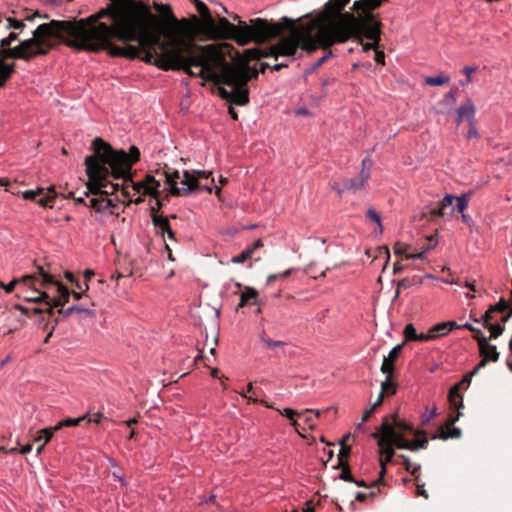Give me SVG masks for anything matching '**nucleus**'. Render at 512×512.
<instances>
[{"label":"nucleus","instance_id":"4d7b16f0","mask_svg":"<svg viewBox=\"0 0 512 512\" xmlns=\"http://www.w3.org/2000/svg\"><path fill=\"white\" fill-rule=\"evenodd\" d=\"M375 61L379 64L384 65L385 64V54L383 51L375 50Z\"/></svg>","mask_w":512,"mask_h":512},{"label":"nucleus","instance_id":"c9c22d12","mask_svg":"<svg viewBox=\"0 0 512 512\" xmlns=\"http://www.w3.org/2000/svg\"><path fill=\"white\" fill-rule=\"evenodd\" d=\"M54 427L44 428L40 431V434L34 439L35 442L44 441V444L48 443L53 436Z\"/></svg>","mask_w":512,"mask_h":512},{"label":"nucleus","instance_id":"5701e85b","mask_svg":"<svg viewBox=\"0 0 512 512\" xmlns=\"http://www.w3.org/2000/svg\"><path fill=\"white\" fill-rule=\"evenodd\" d=\"M34 278H36V275H25L19 279H17V278L13 279L8 284H5L4 282L0 281V287H2L7 294H9L14 290V288L17 284L31 282V280H33Z\"/></svg>","mask_w":512,"mask_h":512},{"label":"nucleus","instance_id":"393cba45","mask_svg":"<svg viewBox=\"0 0 512 512\" xmlns=\"http://www.w3.org/2000/svg\"><path fill=\"white\" fill-rule=\"evenodd\" d=\"M56 192H55V188L54 186H51L47 189V191L45 192V194L43 196H41L37 202L42 206V207H52L53 206V203H54V200L56 198Z\"/></svg>","mask_w":512,"mask_h":512},{"label":"nucleus","instance_id":"052dcab7","mask_svg":"<svg viewBox=\"0 0 512 512\" xmlns=\"http://www.w3.org/2000/svg\"><path fill=\"white\" fill-rule=\"evenodd\" d=\"M436 415H437V407L433 406L431 412H429V415L423 416V424H426L427 422H429L432 418L436 417Z\"/></svg>","mask_w":512,"mask_h":512},{"label":"nucleus","instance_id":"72a5a7b5","mask_svg":"<svg viewBox=\"0 0 512 512\" xmlns=\"http://www.w3.org/2000/svg\"><path fill=\"white\" fill-rule=\"evenodd\" d=\"M470 198H471V193L462 194L459 197H455V200L457 201L456 209L460 213H463L467 209Z\"/></svg>","mask_w":512,"mask_h":512},{"label":"nucleus","instance_id":"2f4dec72","mask_svg":"<svg viewBox=\"0 0 512 512\" xmlns=\"http://www.w3.org/2000/svg\"><path fill=\"white\" fill-rule=\"evenodd\" d=\"M302 414H307L304 418V422L308 425L309 429H314V417L318 418L322 415L323 411L320 410H312V409H305L301 412Z\"/></svg>","mask_w":512,"mask_h":512},{"label":"nucleus","instance_id":"c03bdc74","mask_svg":"<svg viewBox=\"0 0 512 512\" xmlns=\"http://www.w3.org/2000/svg\"><path fill=\"white\" fill-rule=\"evenodd\" d=\"M490 307H491V311L504 312L508 308V304L505 301V299L501 298L497 304L490 306Z\"/></svg>","mask_w":512,"mask_h":512},{"label":"nucleus","instance_id":"f704fd0d","mask_svg":"<svg viewBox=\"0 0 512 512\" xmlns=\"http://www.w3.org/2000/svg\"><path fill=\"white\" fill-rule=\"evenodd\" d=\"M450 78L448 76H437V77H427L425 79V83L430 86H441L449 83Z\"/></svg>","mask_w":512,"mask_h":512},{"label":"nucleus","instance_id":"09e8293b","mask_svg":"<svg viewBox=\"0 0 512 512\" xmlns=\"http://www.w3.org/2000/svg\"><path fill=\"white\" fill-rule=\"evenodd\" d=\"M64 276H65V278H66L70 283H72L73 285H75V287H76L77 289H79V290H83L82 285H81V284H80V283L75 279L74 275H73L71 272L66 271V272L64 273Z\"/></svg>","mask_w":512,"mask_h":512},{"label":"nucleus","instance_id":"f3484780","mask_svg":"<svg viewBox=\"0 0 512 512\" xmlns=\"http://www.w3.org/2000/svg\"><path fill=\"white\" fill-rule=\"evenodd\" d=\"M263 247V242L261 239H257L252 245L248 246L245 250H243L239 255L233 257L231 259L232 263L240 264L244 263L250 259H252L256 250Z\"/></svg>","mask_w":512,"mask_h":512},{"label":"nucleus","instance_id":"9b49d317","mask_svg":"<svg viewBox=\"0 0 512 512\" xmlns=\"http://www.w3.org/2000/svg\"><path fill=\"white\" fill-rule=\"evenodd\" d=\"M461 413H458L455 417L450 416L446 423L440 427L439 434L434 435L432 439L440 438L442 440H447L449 438H460L461 430L454 426L455 422L458 421Z\"/></svg>","mask_w":512,"mask_h":512},{"label":"nucleus","instance_id":"0eeeda50","mask_svg":"<svg viewBox=\"0 0 512 512\" xmlns=\"http://www.w3.org/2000/svg\"><path fill=\"white\" fill-rule=\"evenodd\" d=\"M199 17L191 18L192 30L205 40H221L224 39V18L218 17V21L214 19L207 5L201 0L195 6Z\"/></svg>","mask_w":512,"mask_h":512},{"label":"nucleus","instance_id":"1a4fd4ad","mask_svg":"<svg viewBox=\"0 0 512 512\" xmlns=\"http://www.w3.org/2000/svg\"><path fill=\"white\" fill-rule=\"evenodd\" d=\"M382 24H373L365 27V29L355 32L351 35V38H355L362 44L363 51L376 50L381 36Z\"/></svg>","mask_w":512,"mask_h":512},{"label":"nucleus","instance_id":"39448f33","mask_svg":"<svg viewBox=\"0 0 512 512\" xmlns=\"http://www.w3.org/2000/svg\"><path fill=\"white\" fill-rule=\"evenodd\" d=\"M36 278L31 282L23 283L26 287L20 291L19 297L27 302L44 301L49 307L47 312L53 313V307L64 306L70 297L69 289L47 273L43 267L37 268Z\"/></svg>","mask_w":512,"mask_h":512},{"label":"nucleus","instance_id":"4c0bfd02","mask_svg":"<svg viewBox=\"0 0 512 512\" xmlns=\"http://www.w3.org/2000/svg\"><path fill=\"white\" fill-rule=\"evenodd\" d=\"M374 259L384 257L386 259V263L390 259V252L387 246H379L375 249V254L373 255Z\"/></svg>","mask_w":512,"mask_h":512},{"label":"nucleus","instance_id":"ea45409f","mask_svg":"<svg viewBox=\"0 0 512 512\" xmlns=\"http://www.w3.org/2000/svg\"><path fill=\"white\" fill-rule=\"evenodd\" d=\"M43 194V189L25 190L22 192V197L26 200H36V198Z\"/></svg>","mask_w":512,"mask_h":512},{"label":"nucleus","instance_id":"58836bf2","mask_svg":"<svg viewBox=\"0 0 512 512\" xmlns=\"http://www.w3.org/2000/svg\"><path fill=\"white\" fill-rule=\"evenodd\" d=\"M404 336H405V341L416 340L417 333H416V329L413 324L410 323L405 326Z\"/></svg>","mask_w":512,"mask_h":512},{"label":"nucleus","instance_id":"bb28decb","mask_svg":"<svg viewBox=\"0 0 512 512\" xmlns=\"http://www.w3.org/2000/svg\"><path fill=\"white\" fill-rule=\"evenodd\" d=\"M451 395L452 394H451V389H450L449 393H448V401L450 404V408L452 410H457V414H458V413H460V409L464 407L463 397L459 391H457L456 394L453 395V397Z\"/></svg>","mask_w":512,"mask_h":512},{"label":"nucleus","instance_id":"338daca9","mask_svg":"<svg viewBox=\"0 0 512 512\" xmlns=\"http://www.w3.org/2000/svg\"><path fill=\"white\" fill-rule=\"evenodd\" d=\"M102 418V413L98 412L89 418V422L99 423Z\"/></svg>","mask_w":512,"mask_h":512},{"label":"nucleus","instance_id":"20e7f679","mask_svg":"<svg viewBox=\"0 0 512 512\" xmlns=\"http://www.w3.org/2000/svg\"><path fill=\"white\" fill-rule=\"evenodd\" d=\"M388 0H356L351 12H344V8L350 0H329L324 9L313 19L307 22L304 28V41L300 44L308 53L314 52L317 48L328 50L337 43H344L351 39V35L359 32L365 27L373 24H382L374 10L379 8ZM290 46L288 53H293L299 45V39L286 41Z\"/></svg>","mask_w":512,"mask_h":512},{"label":"nucleus","instance_id":"473e14b6","mask_svg":"<svg viewBox=\"0 0 512 512\" xmlns=\"http://www.w3.org/2000/svg\"><path fill=\"white\" fill-rule=\"evenodd\" d=\"M85 419V416L78 418H67L60 421L57 425L54 426V430H60L62 427H72L78 425L82 420Z\"/></svg>","mask_w":512,"mask_h":512},{"label":"nucleus","instance_id":"de8ad7c7","mask_svg":"<svg viewBox=\"0 0 512 512\" xmlns=\"http://www.w3.org/2000/svg\"><path fill=\"white\" fill-rule=\"evenodd\" d=\"M333 57L332 51L328 50V52L322 56L320 59L317 60V62L313 66V70L318 69L321 67L329 58Z\"/></svg>","mask_w":512,"mask_h":512},{"label":"nucleus","instance_id":"37998d69","mask_svg":"<svg viewBox=\"0 0 512 512\" xmlns=\"http://www.w3.org/2000/svg\"><path fill=\"white\" fill-rule=\"evenodd\" d=\"M366 216L371 219L372 221H374L375 223H377L379 225V229H380V232H382V225H381V217L380 215L374 210V209H369L366 213Z\"/></svg>","mask_w":512,"mask_h":512},{"label":"nucleus","instance_id":"aec40b11","mask_svg":"<svg viewBox=\"0 0 512 512\" xmlns=\"http://www.w3.org/2000/svg\"><path fill=\"white\" fill-rule=\"evenodd\" d=\"M454 328H460V326L455 321H448L438 323L430 328L432 335H434V339L440 336L447 335Z\"/></svg>","mask_w":512,"mask_h":512},{"label":"nucleus","instance_id":"680f3d73","mask_svg":"<svg viewBox=\"0 0 512 512\" xmlns=\"http://www.w3.org/2000/svg\"><path fill=\"white\" fill-rule=\"evenodd\" d=\"M229 104V107H228V113L229 115L231 116V118L233 120H237L238 119V114L237 112L235 111V109L233 108V105H236L235 103H230V102H227Z\"/></svg>","mask_w":512,"mask_h":512},{"label":"nucleus","instance_id":"f03ea898","mask_svg":"<svg viewBox=\"0 0 512 512\" xmlns=\"http://www.w3.org/2000/svg\"><path fill=\"white\" fill-rule=\"evenodd\" d=\"M226 14L228 10L226 9ZM230 19L226 18V40H232L240 46H245L250 42L262 44L268 42L278 36L284 31L289 32L288 37L281 38L278 43L266 49L252 48L245 50L233 64L226 61V102L235 103L238 106H245L249 103V87L248 82L256 79L259 73H264L271 65L267 62H262L260 69L251 68L249 63L253 60L261 58L272 57L278 59L279 56H286L294 58L299 48H303L302 44L295 47L293 53H288L290 46L286 41L299 39V43L304 39V28L306 23L296 25V22L286 16L281 18V22H270L263 18H255L250 20V24L242 21L241 18L235 13H229Z\"/></svg>","mask_w":512,"mask_h":512},{"label":"nucleus","instance_id":"bf43d9fd","mask_svg":"<svg viewBox=\"0 0 512 512\" xmlns=\"http://www.w3.org/2000/svg\"><path fill=\"white\" fill-rule=\"evenodd\" d=\"M409 286H410V281H409L407 278H404V279L400 280V281L398 282V287H397L398 289H397V292H396V296H398V295H399V290H400L401 288L406 289V288H408Z\"/></svg>","mask_w":512,"mask_h":512},{"label":"nucleus","instance_id":"6e6552de","mask_svg":"<svg viewBox=\"0 0 512 512\" xmlns=\"http://www.w3.org/2000/svg\"><path fill=\"white\" fill-rule=\"evenodd\" d=\"M372 437L378 440L380 454L393 458L395 455L393 446L397 447L398 441V437L395 438L394 430L387 423H382L379 430L372 434Z\"/></svg>","mask_w":512,"mask_h":512},{"label":"nucleus","instance_id":"69168bd1","mask_svg":"<svg viewBox=\"0 0 512 512\" xmlns=\"http://www.w3.org/2000/svg\"><path fill=\"white\" fill-rule=\"evenodd\" d=\"M368 499V494L363 492H357L355 495V500L359 502H364Z\"/></svg>","mask_w":512,"mask_h":512},{"label":"nucleus","instance_id":"a878e982","mask_svg":"<svg viewBox=\"0 0 512 512\" xmlns=\"http://www.w3.org/2000/svg\"><path fill=\"white\" fill-rule=\"evenodd\" d=\"M392 375H387L385 381L381 384V393L382 395L391 396L396 394L397 392V385L393 381H391Z\"/></svg>","mask_w":512,"mask_h":512},{"label":"nucleus","instance_id":"412c9836","mask_svg":"<svg viewBox=\"0 0 512 512\" xmlns=\"http://www.w3.org/2000/svg\"><path fill=\"white\" fill-rule=\"evenodd\" d=\"M257 297H258V292L254 288L245 287L244 291L241 292L240 302L238 303L237 308H240V307H243L246 305L256 304Z\"/></svg>","mask_w":512,"mask_h":512},{"label":"nucleus","instance_id":"7ed1b4c3","mask_svg":"<svg viewBox=\"0 0 512 512\" xmlns=\"http://www.w3.org/2000/svg\"><path fill=\"white\" fill-rule=\"evenodd\" d=\"M94 155L85 158L86 172L92 180L101 178V175H109L115 180H122L121 194L129 202L139 204L143 201V195L157 198L161 182L170 186L173 195H187L197 190H209L207 183L209 174L204 171L171 170L165 167L157 171L159 179L153 175H146L142 181L134 182L131 175V167L140 158V151L136 146H131L129 153L123 150H113L105 141L97 137L93 141Z\"/></svg>","mask_w":512,"mask_h":512},{"label":"nucleus","instance_id":"13d9d810","mask_svg":"<svg viewBox=\"0 0 512 512\" xmlns=\"http://www.w3.org/2000/svg\"><path fill=\"white\" fill-rule=\"evenodd\" d=\"M477 136H478V132L476 130L475 123L469 122V131L467 134V138L470 139V138L477 137Z\"/></svg>","mask_w":512,"mask_h":512},{"label":"nucleus","instance_id":"e2e57ef3","mask_svg":"<svg viewBox=\"0 0 512 512\" xmlns=\"http://www.w3.org/2000/svg\"><path fill=\"white\" fill-rule=\"evenodd\" d=\"M417 495L422 496L426 499L428 498V494H427L426 490L424 489V484L417 483Z\"/></svg>","mask_w":512,"mask_h":512},{"label":"nucleus","instance_id":"a19ab883","mask_svg":"<svg viewBox=\"0 0 512 512\" xmlns=\"http://www.w3.org/2000/svg\"><path fill=\"white\" fill-rule=\"evenodd\" d=\"M487 328H489L490 332H491V337L492 338H497L498 336H500L503 331H504V327L501 326L500 324H489L488 326H486Z\"/></svg>","mask_w":512,"mask_h":512},{"label":"nucleus","instance_id":"774afa93","mask_svg":"<svg viewBox=\"0 0 512 512\" xmlns=\"http://www.w3.org/2000/svg\"><path fill=\"white\" fill-rule=\"evenodd\" d=\"M315 509H314V506H313V503L312 501H307L306 504H305V508L303 509V512H314Z\"/></svg>","mask_w":512,"mask_h":512},{"label":"nucleus","instance_id":"603ef678","mask_svg":"<svg viewBox=\"0 0 512 512\" xmlns=\"http://www.w3.org/2000/svg\"><path fill=\"white\" fill-rule=\"evenodd\" d=\"M263 341L266 344V348L268 349H275L276 347H281L284 345V342L282 341H273L270 339H263Z\"/></svg>","mask_w":512,"mask_h":512},{"label":"nucleus","instance_id":"c85d7f7f","mask_svg":"<svg viewBox=\"0 0 512 512\" xmlns=\"http://www.w3.org/2000/svg\"><path fill=\"white\" fill-rule=\"evenodd\" d=\"M337 468H341L339 478L345 482H356V479L352 476L350 466L348 462L338 463Z\"/></svg>","mask_w":512,"mask_h":512},{"label":"nucleus","instance_id":"4be33fe9","mask_svg":"<svg viewBox=\"0 0 512 512\" xmlns=\"http://www.w3.org/2000/svg\"><path fill=\"white\" fill-rule=\"evenodd\" d=\"M475 112L476 107L470 99H468L457 109V114H461L468 121V123L474 122Z\"/></svg>","mask_w":512,"mask_h":512},{"label":"nucleus","instance_id":"dca6fc26","mask_svg":"<svg viewBox=\"0 0 512 512\" xmlns=\"http://www.w3.org/2000/svg\"><path fill=\"white\" fill-rule=\"evenodd\" d=\"M153 224L157 232L160 233L163 237L165 236V234H167V237L170 240L175 241V234L169 225L168 218L161 215H154Z\"/></svg>","mask_w":512,"mask_h":512},{"label":"nucleus","instance_id":"6e6d98bb","mask_svg":"<svg viewBox=\"0 0 512 512\" xmlns=\"http://www.w3.org/2000/svg\"><path fill=\"white\" fill-rule=\"evenodd\" d=\"M493 313L494 311H491L490 307L483 315L482 320L485 327L491 324L490 321L493 319Z\"/></svg>","mask_w":512,"mask_h":512},{"label":"nucleus","instance_id":"a211bd4d","mask_svg":"<svg viewBox=\"0 0 512 512\" xmlns=\"http://www.w3.org/2000/svg\"><path fill=\"white\" fill-rule=\"evenodd\" d=\"M479 351L480 355L483 357L482 360H487V363L489 361L496 362L499 358V353L497 352L496 346L490 345L487 338L480 339Z\"/></svg>","mask_w":512,"mask_h":512},{"label":"nucleus","instance_id":"5fc2aeb1","mask_svg":"<svg viewBox=\"0 0 512 512\" xmlns=\"http://www.w3.org/2000/svg\"><path fill=\"white\" fill-rule=\"evenodd\" d=\"M393 249L396 255H402L406 252L407 246L403 243L397 242L395 243Z\"/></svg>","mask_w":512,"mask_h":512},{"label":"nucleus","instance_id":"7c9ffc66","mask_svg":"<svg viewBox=\"0 0 512 512\" xmlns=\"http://www.w3.org/2000/svg\"><path fill=\"white\" fill-rule=\"evenodd\" d=\"M350 438V435H346L341 441V448L338 455V463L348 462L347 458L351 453V447L346 444V440Z\"/></svg>","mask_w":512,"mask_h":512},{"label":"nucleus","instance_id":"79ce46f5","mask_svg":"<svg viewBox=\"0 0 512 512\" xmlns=\"http://www.w3.org/2000/svg\"><path fill=\"white\" fill-rule=\"evenodd\" d=\"M7 21H8L7 27L9 29L12 28V29H17V30H23L25 27V23L22 20L8 18Z\"/></svg>","mask_w":512,"mask_h":512},{"label":"nucleus","instance_id":"a18cd8bd","mask_svg":"<svg viewBox=\"0 0 512 512\" xmlns=\"http://www.w3.org/2000/svg\"><path fill=\"white\" fill-rule=\"evenodd\" d=\"M18 38V34L15 32L9 33V35L1 40L2 47H8L10 44Z\"/></svg>","mask_w":512,"mask_h":512},{"label":"nucleus","instance_id":"cd10ccee","mask_svg":"<svg viewBox=\"0 0 512 512\" xmlns=\"http://www.w3.org/2000/svg\"><path fill=\"white\" fill-rule=\"evenodd\" d=\"M400 457L403 459V466L411 475L415 477V479L418 481L419 478V470L421 468L420 464H413L409 457L405 455H400Z\"/></svg>","mask_w":512,"mask_h":512},{"label":"nucleus","instance_id":"423d86ee","mask_svg":"<svg viewBox=\"0 0 512 512\" xmlns=\"http://www.w3.org/2000/svg\"><path fill=\"white\" fill-rule=\"evenodd\" d=\"M109 177V175H101L99 181L92 180L89 177L88 191L84 193L85 197L89 193L94 195L89 200L88 206L95 211V220L100 223H104L111 216L118 215V204L108 198V195L115 193L119 189L121 190V184L110 182L108 180Z\"/></svg>","mask_w":512,"mask_h":512},{"label":"nucleus","instance_id":"2eb2a0df","mask_svg":"<svg viewBox=\"0 0 512 512\" xmlns=\"http://www.w3.org/2000/svg\"><path fill=\"white\" fill-rule=\"evenodd\" d=\"M422 438H417L414 440H407L404 437L398 436L397 448L399 449H408L411 451H417L422 448H426L428 444V439L426 438V433L421 435Z\"/></svg>","mask_w":512,"mask_h":512},{"label":"nucleus","instance_id":"6ab92c4d","mask_svg":"<svg viewBox=\"0 0 512 512\" xmlns=\"http://www.w3.org/2000/svg\"><path fill=\"white\" fill-rule=\"evenodd\" d=\"M59 314H62L64 317L70 316L72 313H77L81 318L91 317L95 318V312L92 309L84 308L77 305H72L66 309H59Z\"/></svg>","mask_w":512,"mask_h":512},{"label":"nucleus","instance_id":"f8f14e48","mask_svg":"<svg viewBox=\"0 0 512 512\" xmlns=\"http://www.w3.org/2000/svg\"><path fill=\"white\" fill-rule=\"evenodd\" d=\"M366 160H363V169L361 170L360 174L355 178H350L345 180V188L352 192L356 193L358 191H361L365 188V184L370 178V172L369 170L365 169Z\"/></svg>","mask_w":512,"mask_h":512},{"label":"nucleus","instance_id":"4468645a","mask_svg":"<svg viewBox=\"0 0 512 512\" xmlns=\"http://www.w3.org/2000/svg\"><path fill=\"white\" fill-rule=\"evenodd\" d=\"M404 343L396 345L389 352L388 356L384 357L380 371L386 375H392L394 371V362L400 357Z\"/></svg>","mask_w":512,"mask_h":512},{"label":"nucleus","instance_id":"3c124183","mask_svg":"<svg viewBox=\"0 0 512 512\" xmlns=\"http://www.w3.org/2000/svg\"><path fill=\"white\" fill-rule=\"evenodd\" d=\"M487 364V360H481L477 365L476 367L471 371L469 372L468 374H466L470 379H472V377L474 375H476L483 367H485Z\"/></svg>","mask_w":512,"mask_h":512},{"label":"nucleus","instance_id":"8fccbe9b","mask_svg":"<svg viewBox=\"0 0 512 512\" xmlns=\"http://www.w3.org/2000/svg\"><path fill=\"white\" fill-rule=\"evenodd\" d=\"M477 70V67L476 66H466L463 68L462 72L466 75L467 77V80L466 82L467 83H471L472 82V77L471 75L476 72Z\"/></svg>","mask_w":512,"mask_h":512},{"label":"nucleus","instance_id":"9d476101","mask_svg":"<svg viewBox=\"0 0 512 512\" xmlns=\"http://www.w3.org/2000/svg\"><path fill=\"white\" fill-rule=\"evenodd\" d=\"M382 423H387L394 430L395 438L398 436L405 438L406 434H414L417 437L425 434L423 430L415 431L410 423L398 419L396 414L385 417Z\"/></svg>","mask_w":512,"mask_h":512},{"label":"nucleus","instance_id":"49530a36","mask_svg":"<svg viewBox=\"0 0 512 512\" xmlns=\"http://www.w3.org/2000/svg\"><path fill=\"white\" fill-rule=\"evenodd\" d=\"M277 411L280 412V414L286 416L289 420H293V418L295 416L302 415V413L297 412L291 408H285L283 411H280L279 409H277Z\"/></svg>","mask_w":512,"mask_h":512},{"label":"nucleus","instance_id":"ddd939ff","mask_svg":"<svg viewBox=\"0 0 512 512\" xmlns=\"http://www.w3.org/2000/svg\"><path fill=\"white\" fill-rule=\"evenodd\" d=\"M455 197L453 195H446L440 202L436 204L435 207H432L429 211L432 217L435 216H451L455 207L453 205Z\"/></svg>","mask_w":512,"mask_h":512},{"label":"nucleus","instance_id":"b1692460","mask_svg":"<svg viewBox=\"0 0 512 512\" xmlns=\"http://www.w3.org/2000/svg\"><path fill=\"white\" fill-rule=\"evenodd\" d=\"M15 64H6L0 59V87H2L6 81L11 77L14 72Z\"/></svg>","mask_w":512,"mask_h":512},{"label":"nucleus","instance_id":"f257e3e1","mask_svg":"<svg viewBox=\"0 0 512 512\" xmlns=\"http://www.w3.org/2000/svg\"><path fill=\"white\" fill-rule=\"evenodd\" d=\"M159 16L137 0H110L106 8L87 18L51 20L40 24L33 36L4 51L5 57L29 61L46 55L57 42L76 50H107L111 56L140 59L162 70H184L191 76L212 81L224 99L223 44L193 48L164 41V22L176 20L168 3H153Z\"/></svg>","mask_w":512,"mask_h":512},{"label":"nucleus","instance_id":"e433bc0d","mask_svg":"<svg viewBox=\"0 0 512 512\" xmlns=\"http://www.w3.org/2000/svg\"><path fill=\"white\" fill-rule=\"evenodd\" d=\"M471 383V379L465 375L460 382L451 387V396L453 397L457 391L460 392L461 389H467Z\"/></svg>","mask_w":512,"mask_h":512},{"label":"nucleus","instance_id":"c756f323","mask_svg":"<svg viewBox=\"0 0 512 512\" xmlns=\"http://www.w3.org/2000/svg\"><path fill=\"white\" fill-rule=\"evenodd\" d=\"M392 461V458H388L387 456L381 455L380 457V473L377 480L372 482V485H384V476L386 474V466L388 463Z\"/></svg>","mask_w":512,"mask_h":512},{"label":"nucleus","instance_id":"0e129e2a","mask_svg":"<svg viewBox=\"0 0 512 512\" xmlns=\"http://www.w3.org/2000/svg\"><path fill=\"white\" fill-rule=\"evenodd\" d=\"M425 256V251L419 252V253H410L406 254L405 257L407 259H423Z\"/></svg>","mask_w":512,"mask_h":512},{"label":"nucleus","instance_id":"864d4df0","mask_svg":"<svg viewBox=\"0 0 512 512\" xmlns=\"http://www.w3.org/2000/svg\"><path fill=\"white\" fill-rule=\"evenodd\" d=\"M434 340V335H432L431 330L428 331V333H421L417 334L415 341H430Z\"/></svg>","mask_w":512,"mask_h":512}]
</instances>
